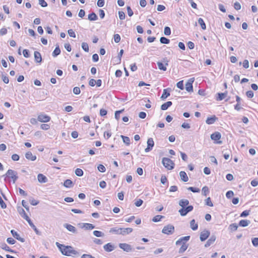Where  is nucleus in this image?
<instances>
[{"label":"nucleus","instance_id":"obj_1","mask_svg":"<svg viewBox=\"0 0 258 258\" xmlns=\"http://www.w3.org/2000/svg\"><path fill=\"white\" fill-rule=\"evenodd\" d=\"M62 254L67 256H72L78 254V252L73 249L71 246H65L56 242L55 243Z\"/></svg>","mask_w":258,"mask_h":258},{"label":"nucleus","instance_id":"obj_2","mask_svg":"<svg viewBox=\"0 0 258 258\" xmlns=\"http://www.w3.org/2000/svg\"><path fill=\"white\" fill-rule=\"evenodd\" d=\"M133 231V229L132 228H117L114 227L111 228L109 230V232L110 233H114L116 234H121L123 235H125L131 233Z\"/></svg>","mask_w":258,"mask_h":258},{"label":"nucleus","instance_id":"obj_3","mask_svg":"<svg viewBox=\"0 0 258 258\" xmlns=\"http://www.w3.org/2000/svg\"><path fill=\"white\" fill-rule=\"evenodd\" d=\"M162 163L164 166L168 170H172L174 168V163L169 158L165 157L163 158Z\"/></svg>","mask_w":258,"mask_h":258},{"label":"nucleus","instance_id":"obj_4","mask_svg":"<svg viewBox=\"0 0 258 258\" xmlns=\"http://www.w3.org/2000/svg\"><path fill=\"white\" fill-rule=\"evenodd\" d=\"M3 176H6L12 178L14 183H15L16 180L18 179L17 172L12 169H9L6 174L4 175Z\"/></svg>","mask_w":258,"mask_h":258},{"label":"nucleus","instance_id":"obj_5","mask_svg":"<svg viewBox=\"0 0 258 258\" xmlns=\"http://www.w3.org/2000/svg\"><path fill=\"white\" fill-rule=\"evenodd\" d=\"M174 231L175 228L174 226L171 224H168L163 227L162 232L165 234L171 235L174 232Z\"/></svg>","mask_w":258,"mask_h":258},{"label":"nucleus","instance_id":"obj_6","mask_svg":"<svg viewBox=\"0 0 258 258\" xmlns=\"http://www.w3.org/2000/svg\"><path fill=\"white\" fill-rule=\"evenodd\" d=\"M221 135L219 132H215L211 135V139L214 141L215 143L218 144H222V141H219L221 139Z\"/></svg>","mask_w":258,"mask_h":258},{"label":"nucleus","instance_id":"obj_7","mask_svg":"<svg viewBox=\"0 0 258 258\" xmlns=\"http://www.w3.org/2000/svg\"><path fill=\"white\" fill-rule=\"evenodd\" d=\"M193 206L190 205L186 207H185L183 208H181L178 211V212L181 216H185L188 213L191 212L193 210Z\"/></svg>","mask_w":258,"mask_h":258},{"label":"nucleus","instance_id":"obj_8","mask_svg":"<svg viewBox=\"0 0 258 258\" xmlns=\"http://www.w3.org/2000/svg\"><path fill=\"white\" fill-rule=\"evenodd\" d=\"M195 81V78H192L189 79L185 84V90L188 92H193L192 83Z\"/></svg>","mask_w":258,"mask_h":258},{"label":"nucleus","instance_id":"obj_9","mask_svg":"<svg viewBox=\"0 0 258 258\" xmlns=\"http://www.w3.org/2000/svg\"><path fill=\"white\" fill-rule=\"evenodd\" d=\"M119 247L126 252H131L133 250L132 246L127 243H120L119 244Z\"/></svg>","mask_w":258,"mask_h":258},{"label":"nucleus","instance_id":"obj_10","mask_svg":"<svg viewBox=\"0 0 258 258\" xmlns=\"http://www.w3.org/2000/svg\"><path fill=\"white\" fill-rule=\"evenodd\" d=\"M210 232L207 230H204L200 233V238L201 241H205L210 236Z\"/></svg>","mask_w":258,"mask_h":258},{"label":"nucleus","instance_id":"obj_11","mask_svg":"<svg viewBox=\"0 0 258 258\" xmlns=\"http://www.w3.org/2000/svg\"><path fill=\"white\" fill-rule=\"evenodd\" d=\"M154 146V142L152 138H149L147 141V147L145 149V151L146 152H149L152 150L153 147Z\"/></svg>","mask_w":258,"mask_h":258},{"label":"nucleus","instance_id":"obj_12","mask_svg":"<svg viewBox=\"0 0 258 258\" xmlns=\"http://www.w3.org/2000/svg\"><path fill=\"white\" fill-rule=\"evenodd\" d=\"M50 119V117L45 114H41L38 116V121L42 122H47Z\"/></svg>","mask_w":258,"mask_h":258},{"label":"nucleus","instance_id":"obj_13","mask_svg":"<svg viewBox=\"0 0 258 258\" xmlns=\"http://www.w3.org/2000/svg\"><path fill=\"white\" fill-rule=\"evenodd\" d=\"M103 248L106 251L111 252L115 249V246L111 243H108L103 246Z\"/></svg>","mask_w":258,"mask_h":258},{"label":"nucleus","instance_id":"obj_14","mask_svg":"<svg viewBox=\"0 0 258 258\" xmlns=\"http://www.w3.org/2000/svg\"><path fill=\"white\" fill-rule=\"evenodd\" d=\"M216 239V236L215 235H212L210 237V238L208 239V240L206 242L205 244V246L206 247H208L210 246L211 244L214 243Z\"/></svg>","mask_w":258,"mask_h":258},{"label":"nucleus","instance_id":"obj_15","mask_svg":"<svg viewBox=\"0 0 258 258\" xmlns=\"http://www.w3.org/2000/svg\"><path fill=\"white\" fill-rule=\"evenodd\" d=\"M218 118L215 115H213L211 117H208L206 120V122L208 124H213L217 120Z\"/></svg>","mask_w":258,"mask_h":258},{"label":"nucleus","instance_id":"obj_16","mask_svg":"<svg viewBox=\"0 0 258 258\" xmlns=\"http://www.w3.org/2000/svg\"><path fill=\"white\" fill-rule=\"evenodd\" d=\"M63 226L69 231L73 232L74 233H77L76 228L74 226L69 224H64Z\"/></svg>","mask_w":258,"mask_h":258},{"label":"nucleus","instance_id":"obj_17","mask_svg":"<svg viewBox=\"0 0 258 258\" xmlns=\"http://www.w3.org/2000/svg\"><path fill=\"white\" fill-rule=\"evenodd\" d=\"M79 225H82L81 228H85L86 230H92L95 228V226L90 223H82Z\"/></svg>","mask_w":258,"mask_h":258},{"label":"nucleus","instance_id":"obj_18","mask_svg":"<svg viewBox=\"0 0 258 258\" xmlns=\"http://www.w3.org/2000/svg\"><path fill=\"white\" fill-rule=\"evenodd\" d=\"M35 60L37 63H40L42 61V57L40 53L38 51H35L34 53Z\"/></svg>","mask_w":258,"mask_h":258},{"label":"nucleus","instance_id":"obj_19","mask_svg":"<svg viewBox=\"0 0 258 258\" xmlns=\"http://www.w3.org/2000/svg\"><path fill=\"white\" fill-rule=\"evenodd\" d=\"M25 157L27 159L31 161H34L36 159V156L35 155H33L30 151L27 152L25 154Z\"/></svg>","mask_w":258,"mask_h":258},{"label":"nucleus","instance_id":"obj_20","mask_svg":"<svg viewBox=\"0 0 258 258\" xmlns=\"http://www.w3.org/2000/svg\"><path fill=\"white\" fill-rule=\"evenodd\" d=\"M227 91H225L224 93H218L217 94L218 97L216 98L217 101H221L227 97Z\"/></svg>","mask_w":258,"mask_h":258},{"label":"nucleus","instance_id":"obj_21","mask_svg":"<svg viewBox=\"0 0 258 258\" xmlns=\"http://www.w3.org/2000/svg\"><path fill=\"white\" fill-rule=\"evenodd\" d=\"M38 180L40 183H46L47 181L46 177L42 174L39 173L37 176Z\"/></svg>","mask_w":258,"mask_h":258},{"label":"nucleus","instance_id":"obj_22","mask_svg":"<svg viewBox=\"0 0 258 258\" xmlns=\"http://www.w3.org/2000/svg\"><path fill=\"white\" fill-rule=\"evenodd\" d=\"M157 66L158 67V68L160 70H162V71H166V70H167L166 66L168 65L167 61L165 64H163L161 62L158 61L157 62Z\"/></svg>","mask_w":258,"mask_h":258},{"label":"nucleus","instance_id":"obj_23","mask_svg":"<svg viewBox=\"0 0 258 258\" xmlns=\"http://www.w3.org/2000/svg\"><path fill=\"white\" fill-rule=\"evenodd\" d=\"M179 175L181 178V179L183 181L186 182L188 180V176L184 171H180L179 172Z\"/></svg>","mask_w":258,"mask_h":258},{"label":"nucleus","instance_id":"obj_24","mask_svg":"<svg viewBox=\"0 0 258 258\" xmlns=\"http://www.w3.org/2000/svg\"><path fill=\"white\" fill-rule=\"evenodd\" d=\"M172 104V103L171 101H167L161 105V109L163 110H166L168 108V107L171 106Z\"/></svg>","mask_w":258,"mask_h":258},{"label":"nucleus","instance_id":"obj_25","mask_svg":"<svg viewBox=\"0 0 258 258\" xmlns=\"http://www.w3.org/2000/svg\"><path fill=\"white\" fill-rule=\"evenodd\" d=\"M188 204L189 201L186 199H181L179 202V205L182 207V208L185 207L188 205Z\"/></svg>","mask_w":258,"mask_h":258},{"label":"nucleus","instance_id":"obj_26","mask_svg":"<svg viewBox=\"0 0 258 258\" xmlns=\"http://www.w3.org/2000/svg\"><path fill=\"white\" fill-rule=\"evenodd\" d=\"M190 227L192 230L195 231L198 229V225L197 223H196L195 220L194 219H192L190 222Z\"/></svg>","mask_w":258,"mask_h":258},{"label":"nucleus","instance_id":"obj_27","mask_svg":"<svg viewBox=\"0 0 258 258\" xmlns=\"http://www.w3.org/2000/svg\"><path fill=\"white\" fill-rule=\"evenodd\" d=\"M250 222L247 220H241L239 222V225L241 227H246L250 224Z\"/></svg>","mask_w":258,"mask_h":258},{"label":"nucleus","instance_id":"obj_28","mask_svg":"<svg viewBox=\"0 0 258 258\" xmlns=\"http://www.w3.org/2000/svg\"><path fill=\"white\" fill-rule=\"evenodd\" d=\"M187 247H188V245L186 244L184 242H183L182 243L181 246L180 247V248L179 249L178 252L179 253H182L184 252L187 249Z\"/></svg>","mask_w":258,"mask_h":258},{"label":"nucleus","instance_id":"obj_29","mask_svg":"<svg viewBox=\"0 0 258 258\" xmlns=\"http://www.w3.org/2000/svg\"><path fill=\"white\" fill-rule=\"evenodd\" d=\"M1 248L6 251H9L11 252H14V250L11 249L5 243L2 244Z\"/></svg>","mask_w":258,"mask_h":258},{"label":"nucleus","instance_id":"obj_30","mask_svg":"<svg viewBox=\"0 0 258 258\" xmlns=\"http://www.w3.org/2000/svg\"><path fill=\"white\" fill-rule=\"evenodd\" d=\"M60 49L59 47V46H57L55 47V49L53 51L52 55L53 57H56L58 55H59L60 54Z\"/></svg>","mask_w":258,"mask_h":258},{"label":"nucleus","instance_id":"obj_31","mask_svg":"<svg viewBox=\"0 0 258 258\" xmlns=\"http://www.w3.org/2000/svg\"><path fill=\"white\" fill-rule=\"evenodd\" d=\"M88 19L90 21H95L97 19V16L93 12L88 15Z\"/></svg>","mask_w":258,"mask_h":258},{"label":"nucleus","instance_id":"obj_32","mask_svg":"<svg viewBox=\"0 0 258 258\" xmlns=\"http://www.w3.org/2000/svg\"><path fill=\"white\" fill-rule=\"evenodd\" d=\"M121 138L122 139L123 142L126 145H129L130 144V139L128 137L124 136L121 135Z\"/></svg>","mask_w":258,"mask_h":258},{"label":"nucleus","instance_id":"obj_33","mask_svg":"<svg viewBox=\"0 0 258 258\" xmlns=\"http://www.w3.org/2000/svg\"><path fill=\"white\" fill-rule=\"evenodd\" d=\"M63 185L66 187H71L73 185V182L70 179H67L64 181Z\"/></svg>","mask_w":258,"mask_h":258},{"label":"nucleus","instance_id":"obj_34","mask_svg":"<svg viewBox=\"0 0 258 258\" xmlns=\"http://www.w3.org/2000/svg\"><path fill=\"white\" fill-rule=\"evenodd\" d=\"M164 217L161 215H156L152 219V221L154 222H159L162 219L164 218Z\"/></svg>","mask_w":258,"mask_h":258},{"label":"nucleus","instance_id":"obj_35","mask_svg":"<svg viewBox=\"0 0 258 258\" xmlns=\"http://www.w3.org/2000/svg\"><path fill=\"white\" fill-rule=\"evenodd\" d=\"M198 23L201 25V28L203 30H205L206 29V24L202 18H199L198 20Z\"/></svg>","mask_w":258,"mask_h":258},{"label":"nucleus","instance_id":"obj_36","mask_svg":"<svg viewBox=\"0 0 258 258\" xmlns=\"http://www.w3.org/2000/svg\"><path fill=\"white\" fill-rule=\"evenodd\" d=\"M170 95L169 92H167V89H164L163 93L161 97V98L163 100L166 99Z\"/></svg>","mask_w":258,"mask_h":258},{"label":"nucleus","instance_id":"obj_37","mask_svg":"<svg viewBox=\"0 0 258 258\" xmlns=\"http://www.w3.org/2000/svg\"><path fill=\"white\" fill-rule=\"evenodd\" d=\"M202 195L204 196H207V195L209 193V189L208 186H205L203 187L202 190Z\"/></svg>","mask_w":258,"mask_h":258},{"label":"nucleus","instance_id":"obj_38","mask_svg":"<svg viewBox=\"0 0 258 258\" xmlns=\"http://www.w3.org/2000/svg\"><path fill=\"white\" fill-rule=\"evenodd\" d=\"M229 228L231 231H235L237 229L238 225L236 223H233L229 225Z\"/></svg>","mask_w":258,"mask_h":258},{"label":"nucleus","instance_id":"obj_39","mask_svg":"<svg viewBox=\"0 0 258 258\" xmlns=\"http://www.w3.org/2000/svg\"><path fill=\"white\" fill-rule=\"evenodd\" d=\"M93 234L98 237H103L104 235V234L100 231L95 230L93 231Z\"/></svg>","mask_w":258,"mask_h":258},{"label":"nucleus","instance_id":"obj_40","mask_svg":"<svg viewBox=\"0 0 258 258\" xmlns=\"http://www.w3.org/2000/svg\"><path fill=\"white\" fill-rule=\"evenodd\" d=\"M29 224L31 226V227L33 228V229L34 230V231L35 232V233L37 234H38V235L40 234V232L38 231V230L37 229L36 227L34 225V224L32 223V221L30 222V223H29Z\"/></svg>","mask_w":258,"mask_h":258},{"label":"nucleus","instance_id":"obj_41","mask_svg":"<svg viewBox=\"0 0 258 258\" xmlns=\"http://www.w3.org/2000/svg\"><path fill=\"white\" fill-rule=\"evenodd\" d=\"M160 41L162 44H168L170 42L169 39L168 38L165 37H161L160 39Z\"/></svg>","mask_w":258,"mask_h":258},{"label":"nucleus","instance_id":"obj_42","mask_svg":"<svg viewBox=\"0 0 258 258\" xmlns=\"http://www.w3.org/2000/svg\"><path fill=\"white\" fill-rule=\"evenodd\" d=\"M83 171L80 168H77L75 170V174L78 176H83Z\"/></svg>","mask_w":258,"mask_h":258},{"label":"nucleus","instance_id":"obj_43","mask_svg":"<svg viewBox=\"0 0 258 258\" xmlns=\"http://www.w3.org/2000/svg\"><path fill=\"white\" fill-rule=\"evenodd\" d=\"M82 49L86 52L89 51V46L88 44L86 42H83L82 43Z\"/></svg>","mask_w":258,"mask_h":258},{"label":"nucleus","instance_id":"obj_44","mask_svg":"<svg viewBox=\"0 0 258 258\" xmlns=\"http://www.w3.org/2000/svg\"><path fill=\"white\" fill-rule=\"evenodd\" d=\"M164 35H165L166 36H168V35H170V34H171V30H170V28L169 27L166 26L164 28Z\"/></svg>","mask_w":258,"mask_h":258},{"label":"nucleus","instance_id":"obj_45","mask_svg":"<svg viewBox=\"0 0 258 258\" xmlns=\"http://www.w3.org/2000/svg\"><path fill=\"white\" fill-rule=\"evenodd\" d=\"M30 203L33 206H36L39 204V201L35 200L34 198H31L29 200Z\"/></svg>","mask_w":258,"mask_h":258},{"label":"nucleus","instance_id":"obj_46","mask_svg":"<svg viewBox=\"0 0 258 258\" xmlns=\"http://www.w3.org/2000/svg\"><path fill=\"white\" fill-rule=\"evenodd\" d=\"M205 204L206 205L210 206V207H213V204L212 202H211V199L210 197H208L207 199L205 200Z\"/></svg>","mask_w":258,"mask_h":258},{"label":"nucleus","instance_id":"obj_47","mask_svg":"<svg viewBox=\"0 0 258 258\" xmlns=\"http://www.w3.org/2000/svg\"><path fill=\"white\" fill-rule=\"evenodd\" d=\"M187 189L193 192H199L200 191V189L199 188L194 187H189Z\"/></svg>","mask_w":258,"mask_h":258},{"label":"nucleus","instance_id":"obj_48","mask_svg":"<svg viewBox=\"0 0 258 258\" xmlns=\"http://www.w3.org/2000/svg\"><path fill=\"white\" fill-rule=\"evenodd\" d=\"M123 109L122 110H118V111H116L115 112V118L117 119V120H118L120 118V114L121 113H122L123 111Z\"/></svg>","mask_w":258,"mask_h":258},{"label":"nucleus","instance_id":"obj_49","mask_svg":"<svg viewBox=\"0 0 258 258\" xmlns=\"http://www.w3.org/2000/svg\"><path fill=\"white\" fill-rule=\"evenodd\" d=\"M177 87L181 90H183V81L178 82L176 84Z\"/></svg>","mask_w":258,"mask_h":258},{"label":"nucleus","instance_id":"obj_50","mask_svg":"<svg viewBox=\"0 0 258 258\" xmlns=\"http://www.w3.org/2000/svg\"><path fill=\"white\" fill-rule=\"evenodd\" d=\"M123 53V50L121 49L118 54L117 57H118V61L117 63H120L121 60V57L122 56Z\"/></svg>","mask_w":258,"mask_h":258},{"label":"nucleus","instance_id":"obj_51","mask_svg":"<svg viewBox=\"0 0 258 258\" xmlns=\"http://www.w3.org/2000/svg\"><path fill=\"white\" fill-rule=\"evenodd\" d=\"M98 170L101 172H104L106 170L105 166L102 164L99 165Z\"/></svg>","mask_w":258,"mask_h":258},{"label":"nucleus","instance_id":"obj_52","mask_svg":"<svg viewBox=\"0 0 258 258\" xmlns=\"http://www.w3.org/2000/svg\"><path fill=\"white\" fill-rule=\"evenodd\" d=\"M38 3L42 7L47 6V4L44 0H38Z\"/></svg>","mask_w":258,"mask_h":258},{"label":"nucleus","instance_id":"obj_53","mask_svg":"<svg viewBox=\"0 0 258 258\" xmlns=\"http://www.w3.org/2000/svg\"><path fill=\"white\" fill-rule=\"evenodd\" d=\"M252 243L255 247L258 246V238L255 237L252 239Z\"/></svg>","mask_w":258,"mask_h":258},{"label":"nucleus","instance_id":"obj_54","mask_svg":"<svg viewBox=\"0 0 258 258\" xmlns=\"http://www.w3.org/2000/svg\"><path fill=\"white\" fill-rule=\"evenodd\" d=\"M68 34L70 37L75 38L76 37V34L75 32L72 29H69L68 31Z\"/></svg>","mask_w":258,"mask_h":258},{"label":"nucleus","instance_id":"obj_55","mask_svg":"<svg viewBox=\"0 0 258 258\" xmlns=\"http://www.w3.org/2000/svg\"><path fill=\"white\" fill-rule=\"evenodd\" d=\"M114 40L115 42L118 43L120 41V36L119 34H116L114 35Z\"/></svg>","mask_w":258,"mask_h":258},{"label":"nucleus","instance_id":"obj_56","mask_svg":"<svg viewBox=\"0 0 258 258\" xmlns=\"http://www.w3.org/2000/svg\"><path fill=\"white\" fill-rule=\"evenodd\" d=\"M118 15H119V18L120 20H124L125 19V15L123 12L119 11Z\"/></svg>","mask_w":258,"mask_h":258},{"label":"nucleus","instance_id":"obj_57","mask_svg":"<svg viewBox=\"0 0 258 258\" xmlns=\"http://www.w3.org/2000/svg\"><path fill=\"white\" fill-rule=\"evenodd\" d=\"M143 203V201L141 199L138 200L135 203V205L136 207H140Z\"/></svg>","mask_w":258,"mask_h":258},{"label":"nucleus","instance_id":"obj_58","mask_svg":"<svg viewBox=\"0 0 258 258\" xmlns=\"http://www.w3.org/2000/svg\"><path fill=\"white\" fill-rule=\"evenodd\" d=\"M80 88L78 87H75L73 89V93L76 95H78L80 93Z\"/></svg>","mask_w":258,"mask_h":258},{"label":"nucleus","instance_id":"obj_59","mask_svg":"<svg viewBox=\"0 0 258 258\" xmlns=\"http://www.w3.org/2000/svg\"><path fill=\"white\" fill-rule=\"evenodd\" d=\"M249 214V211L245 210L241 213L240 217H245L247 216Z\"/></svg>","mask_w":258,"mask_h":258},{"label":"nucleus","instance_id":"obj_60","mask_svg":"<svg viewBox=\"0 0 258 258\" xmlns=\"http://www.w3.org/2000/svg\"><path fill=\"white\" fill-rule=\"evenodd\" d=\"M233 195L234 193L232 190H229L226 194V196L228 199L231 198Z\"/></svg>","mask_w":258,"mask_h":258},{"label":"nucleus","instance_id":"obj_61","mask_svg":"<svg viewBox=\"0 0 258 258\" xmlns=\"http://www.w3.org/2000/svg\"><path fill=\"white\" fill-rule=\"evenodd\" d=\"M11 233L12 235L17 239L20 236L19 234L14 230H11Z\"/></svg>","mask_w":258,"mask_h":258},{"label":"nucleus","instance_id":"obj_62","mask_svg":"<svg viewBox=\"0 0 258 258\" xmlns=\"http://www.w3.org/2000/svg\"><path fill=\"white\" fill-rule=\"evenodd\" d=\"M234 8L236 10H239L241 9V5L239 2H235L234 4Z\"/></svg>","mask_w":258,"mask_h":258},{"label":"nucleus","instance_id":"obj_63","mask_svg":"<svg viewBox=\"0 0 258 258\" xmlns=\"http://www.w3.org/2000/svg\"><path fill=\"white\" fill-rule=\"evenodd\" d=\"M105 4L104 0H98L97 5L99 7H102Z\"/></svg>","mask_w":258,"mask_h":258},{"label":"nucleus","instance_id":"obj_64","mask_svg":"<svg viewBox=\"0 0 258 258\" xmlns=\"http://www.w3.org/2000/svg\"><path fill=\"white\" fill-rule=\"evenodd\" d=\"M81 258H95V257L93 256L91 254H83Z\"/></svg>","mask_w":258,"mask_h":258}]
</instances>
